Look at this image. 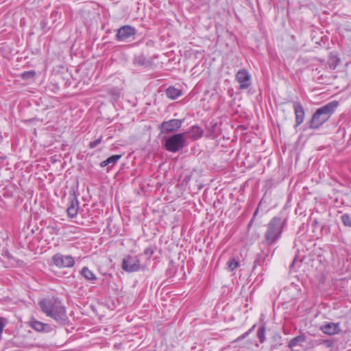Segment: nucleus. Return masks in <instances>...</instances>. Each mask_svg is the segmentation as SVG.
<instances>
[{"instance_id":"f257e3e1","label":"nucleus","mask_w":351,"mask_h":351,"mask_svg":"<svg viewBox=\"0 0 351 351\" xmlns=\"http://www.w3.org/2000/svg\"><path fill=\"white\" fill-rule=\"evenodd\" d=\"M42 311L60 324L68 321L66 308L58 299H45L39 302Z\"/></svg>"},{"instance_id":"f03ea898","label":"nucleus","mask_w":351,"mask_h":351,"mask_svg":"<svg viewBox=\"0 0 351 351\" xmlns=\"http://www.w3.org/2000/svg\"><path fill=\"white\" fill-rule=\"evenodd\" d=\"M286 221L278 216H275L266 225L264 234V243L267 246L275 244L282 237Z\"/></svg>"},{"instance_id":"7ed1b4c3","label":"nucleus","mask_w":351,"mask_h":351,"mask_svg":"<svg viewBox=\"0 0 351 351\" xmlns=\"http://www.w3.org/2000/svg\"><path fill=\"white\" fill-rule=\"evenodd\" d=\"M338 106V101H332L318 108L312 116L309 128L318 129L330 119Z\"/></svg>"},{"instance_id":"20e7f679","label":"nucleus","mask_w":351,"mask_h":351,"mask_svg":"<svg viewBox=\"0 0 351 351\" xmlns=\"http://www.w3.org/2000/svg\"><path fill=\"white\" fill-rule=\"evenodd\" d=\"M186 145V138L184 133L175 134L167 138L165 143L166 150L176 153L181 150Z\"/></svg>"},{"instance_id":"39448f33","label":"nucleus","mask_w":351,"mask_h":351,"mask_svg":"<svg viewBox=\"0 0 351 351\" xmlns=\"http://www.w3.org/2000/svg\"><path fill=\"white\" fill-rule=\"evenodd\" d=\"M182 119H173L167 121L162 122L158 126V129L161 134L171 133L177 131L182 125Z\"/></svg>"},{"instance_id":"423d86ee","label":"nucleus","mask_w":351,"mask_h":351,"mask_svg":"<svg viewBox=\"0 0 351 351\" xmlns=\"http://www.w3.org/2000/svg\"><path fill=\"white\" fill-rule=\"evenodd\" d=\"M53 264L59 268L72 267L75 265L74 258L71 255L56 254L52 256Z\"/></svg>"},{"instance_id":"0eeeda50","label":"nucleus","mask_w":351,"mask_h":351,"mask_svg":"<svg viewBox=\"0 0 351 351\" xmlns=\"http://www.w3.org/2000/svg\"><path fill=\"white\" fill-rule=\"evenodd\" d=\"M140 261L137 256H126L122 261V269L127 272H134L140 269Z\"/></svg>"},{"instance_id":"6e6552de","label":"nucleus","mask_w":351,"mask_h":351,"mask_svg":"<svg viewBox=\"0 0 351 351\" xmlns=\"http://www.w3.org/2000/svg\"><path fill=\"white\" fill-rule=\"evenodd\" d=\"M235 79L239 84V89L244 90L252 84L251 75L245 69H240L235 75Z\"/></svg>"},{"instance_id":"1a4fd4ad","label":"nucleus","mask_w":351,"mask_h":351,"mask_svg":"<svg viewBox=\"0 0 351 351\" xmlns=\"http://www.w3.org/2000/svg\"><path fill=\"white\" fill-rule=\"evenodd\" d=\"M136 30L130 25H123L119 28L117 31L116 38L119 41H125L132 36H134Z\"/></svg>"},{"instance_id":"9d476101","label":"nucleus","mask_w":351,"mask_h":351,"mask_svg":"<svg viewBox=\"0 0 351 351\" xmlns=\"http://www.w3.org/2000/svg\"><path fill=\"white\" fill-rule=\"evenodd\" d=\"M294 112L295 115V127L299 126L304 121V110L300 102L294 101L293 104Z\"/></svg>"},{"instance_id":"9b49d317","label":"nucleus","mask_w":351,"mask_h":351,"mask_svg":"<svg viewBox=\"0 0 351 351\" xmlns=\"http://www.w3.org/2000/svg\"><path fill=\"white\" fill-rule=\"evenodd\" d=\"M29 325L38 332H49L51 330V328L49 324L39 322L34 318L30 319Z\"/></svg>"},{"instance_id":"f8f14e48","label":"nucleus","mask_w":351,"mask_h":351,"mask_svg":"<svg viewBox=\"0 0 351 351\" xmlns=\"http://www.w3.org/2000/svg\"><path fill=\"white\" fill-rule=\"evenodd\" d=\"M78 208V200L75 195H73L70 197L69 206L66 210L69 217L71 218L75 217L77 214Z\"/></svg>"},{"instance_id":"ddd939ff","label":"nucleus","mask_w":351,"mask_h":351,"mask_svg":"<svg viewBox=\"0 0 351 351\" xmlns=\"http://www.w3.org/2000/svg\"><path fill=\"white\" fill-rule=\"evenodd\" d=\"M184 134H189L193 141H197L202 137L204 130L198 125H193Z\"/></svg>"},{"instance_id":"4468645a","label":"nucleus","mask_w":351,"mask_h":351,"mask_svg":"<svg viewBox=\"0 0 351 351\" xmlns=\"http://www.w3.org/2000/svg\"><path fill=\"white\" fill-rule=\"evenodd\" d=\"M322 331L327 335H333L339 332V324L329 323L321 326Z\"/></svg>"},{"instance_id":"2eb2a0df","label":"nucleus","mask_w":351,"mask_h":351,"mask_svg":"<svg viewBox=\"0 0 351 351\" xmlns=\"http://www.w3.org/2000/svg\"><path fill=\"white\" fill-rule=\"evenodd\" d=\"M80 274L87 280L93 284L97 280L96 276L87 267H84L80 271Z\"/></svg>"},{"instance_id":"dca6fc26","label":"nucleus","mask_w":351,"mask_h":351,"mask_svg":"<svg viewBox=\"0 0 351 351\" xmlns=\"http://www.w3.org/2000/svg\"><path fill=\"white\" fill-rule=\"evenodd\" d=\"M166 95L168 97L175 99L181 95V92L173 86H169L166 90Z\"/></svg>"},{"instance_id":"f3484780","label":"nucleus","mask_w":351,"mask_h":351,"mask_svg":"<svg viewBox=\"0 0 351 351\" xmlns=\"http://www.w3.org/2000/svg\"><path fill=\"white\" fill-rule=\"evenodd\" d=\"M305 340L306 339L304 335L297 336L289 341L288 346L290 349L293 350L294 347L298 346L300 343L305 341Z\"/></svg>"},{"instance_id":"a211bd4d","label":"nucleus","mask_w":351,"mask_h":351,"mask_svg":"<svg viewBox=\"0 0 351 351\" xmlns=\"http://www.w3.org/2000/svg\"><path fill=\"white\" fill-rule=\"evenodd\" d=\"M109 96L112 97L114 101H117L121 95V89L117 87L110 88L107 90Z\"/></svg>"},{"instance_id":"6ab92c4d","label":"nucleus","mask_w":351,"mask_h":351,"mask_svg":"<svg viewBox=\"0 0 351 351\" xmlns=\"http://www.w3.org/2000/svg\"><path fill=\"white\" fill-rule=\"evenodd\" d=\"M134 63L138 66H146L147 65V60L145 56L143 54L135 56L134 59Z\"/></svg>"},{"instance_id":"aec40b11","label":"nucleus","mask_w":351,"mask_h":351,"mask_svg":"<svg viewBox=\"0 0 351 351\" xmlns=\"http://www.w3.org/2000/svg\"><path fill=\"white\" fill-rule=\"evenodd\" d=\"M227 265L228 269L230 271H233L239 267L240 263L238 261H236L234 258H232L228 261Z\"/></svg>"},{"instance_id":"412c9836","label":"nucleus","mask_w":351,"mask_h":351,"mask_svg":"<svg viewBox=\"0 0 351 351\" xmlns=\"http://www.w3.org/2000/svg\"><path fill=\"white\" fill-rule=\"evenodd\" d=\"M265 326L263 325L261 327H259L258 332H257V337L260 341L261 343H263L265 340Z\"/></svg>"},{"instance_id":"4be33fe9","label":"nucleus","mask_w":351,"mask_h":351,"mask_svg":"<svg viewBox=\"0 0 351 351\" xmlns=\"http://www.w3.org/2000/svg\"><path fill=\"white\" fill-rule=\"evenodd\" d=\"M35 76H36V72L34 70L25 71L21 74V78L25 80L33 79V78H34Z\"/></svg>"},{"instance_id":"5701e85b","label":"nucleus","mask_w":351,"mask_h":351,"mask_svg":"<svg viewBox=\"0 0 351 351\" xmlns=\"http://www.w3.org/2000/svg\"><path fill=\"white\" fill-rule=\"evenodd\" d=\"M341 219L345 226L351 227V217L348 214H343Z\"/></svg>"},{"instance_id":"b1692460","label":"nucleus","mask_w":351,"mask_h":351,"mask_svg":"<svg viewBox=\"0 0 351 351\" xmlns=\"http://www.w3.org/2000/svg\"><path fill=\"white\" fill-rule=\"evenodd\" d=\"M121 158V155H112L107 158L108 165H114L117 161Z\"/></svg>"},{"instance_id":"393cba45","label":"nucleus","mask_w":351,"mask_h":351,"mask_svg":"<svg viewBox=\"0 0 351 351\" xmlns=\"http://www.w3.org/2000/svg\"><path fill=\"white\" fill-rule=\"evenodd\" d=\"M47 229L49 230L51 234H58L60 231V228L57 226H47Z\"/></svg>"},{"instance_id":"a878e982","label":"nucleus","mask_w":351,"mask_h":351,"mask_svg":"<svg viewBox=\"0 0 351 351\" xmlns=\"http://www.w3.org/2000/svg\"><path fill=\"white\" fill-rule=\"evenodd\" d=\"M102 141V136H100L99 138H98L97 139L93 141H91L90 142L89 145H88V147L91 149L93 148H95L98 145H99L101 143Z\"/></svg>"},{"instance_id":"bb28decb","label":"nucleus","mask_w":351,"mask_h":351,"mask_svg":"<svg viewBox=\"0 0 351 351\" xmlns=\"http://www.w3.org/2000/svg\"><path fill=\"white\" fill-rule=\"evenodd\" d=\"M8 323L7 319L0 317V335L2 334L5 326Z\"/></svg>"},{"instance_id":"cd10ccee","label":"nucleus","mask_w":351,"mask_h":351,"mask_svg":"<svg viewBox=\"0 0 351 351\" xmlns=\"http://www.w3.org/2000/svg\"><path fill=\"white\" fill-rule=\"evenodd\" d=\"M154 253V250L152 247H148L144 250V254L147 256L148 258H150Z\"/></svg>"},{"instance_id":"c85d7f7f","label":"nucleus","mask_w":351,"mask_h":351,"mask_svg":"<svg viewBox=\"0 0 351 351\" xmlns=\"http://www.w3.org/2000/svg\"><path fill=\"white\" fill-rule=\"evenodd\" d=\"M249 335H250L249 332L247 331L245 333H243V335H241L240 337H239L237 338V340H242V339H245L246 337H247Z\"/></svg>"},{"instance_id":"c756f323","label":"nucleus","mask_w":351,"mask_h":351,"mask_svg":"<svg viewBox=\"0 0 351 351\" xmlns=\"http://www.w3.org/2000/svg\"><path fill=\"white\" fill-rule=\"evenodd\" d=\"M108 165H108V162H107V159L104 160V161H102L100 163V167H104L108 166Z\"/></svg>"},{"instance_id":"7c9ffc66","label":"nucleus","mask_w":351,"mask_h":351,"mask_svg":"<svg viewBox=\"0 0 351 351\" xmlns=\"http://www.w3.org/2000/svg\"><path fill=\"white\" fill-rule=\"evenodd\" d=\"M255 327H256V324H254L252 326V327L248 330L247 332H249V334H250L254 330Z\"/></svg>"},{"instance_id":"2f4dec72","label":"nucleus","mask_w":351,"mask_h":351,"mask_svg":"<svg viewBox=\"0 0 351 351\" xmlns=\"http://www.w3.org/2000/svg\"><path fill=\"white\" fill-rule=\"evenodd\" d=\"M258 208H256V210H255L254 215H253V218H255L256 215L258 214Z\"/></svg>"},{"instance_id":"473e14b6","label":"nucleus","mask_w":351,"mask_h":351,"mask_svg":"<svg viewBox=\"0 0 351 351\" xmlns=\"http://www.w3.org/2000/svg\"><path fill=\"white\" fill-rule=\"evenodd\" d=\"M254 219H255V218H253V217L252 218V219L250 220V224H251V223L253 222V221H254Z\"/></svg>"},{"instance_id":"72a5a7b5","label":"nucleus","mask_w":351,"mask_h":351,"mask_svg":"<svg viewBox=\"0 0 351 351\" xmlns=\"http://www.w3.org/2000/svg\"><path fill=\"white\" fill-rule=\"evenodd\" d=\"M338 62H339V60H337V63H338ZM337 64H336L334 66V67H333L334 69H335V68H336V65H337Z\"/></svg>"}]
</instances>
